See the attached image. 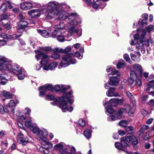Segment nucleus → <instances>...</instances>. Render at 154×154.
Listing matches in <instances>:
<instances>
[{
    "label": "nucleus",
    "mask_w": 154,
    "mask_h": 154,
    "mask_svg": "<svg viewBox=\"0 0 154 154\" xmlns=\"http://www.w3.org/2000/svg\"><path fill=\"white\" fill-rule=\"evenodd\" d=\"M22 34L20 33L19 34H14L11 35H8L4 33H0V36L2 37L4 39H14L17 38H18L21 36Z\"/></svg>",
    "instance_id": "obj_20"
},
{
    "label": "nucleus",
    "mask_w": 154,
    "mask_h": 154,
    "mask_svg": "<svg viewBox=\"0 0 154 154\" xmlns=\"http://www.w3.org/2000/svg\"><path fill=\"white\" fill-rule=\"evenodd\" d=\"M29 140L28 138L24 136L21 132H20L18 134L17 141L19 143L25 145L29 142Z\"/></svg>",
    "instance_id": "obj_15"
},
{
    "label": "nucleus",
    "mask_w": 154,
    "mask_h": 154,
    "mask_svg": "<svg viewBox=\"0 0 154 154\" xmlns=\"http://www.w3.org/2000/svg\"><path fill=\"white\" fill-rule=\"evenodd\" d=\"M131 56L132 60L136 62H138L140 61V59L134 54H131Z\"/></svg>",
    "instance_id": "obj_45"
},
{
    "label": "nucleus",
    "mask_w": 154,
    "mask_h": 154,
    "mask_svg": "<svg viewBox=\"0 0 154 154\" xmlns=\"http://www.w3.org/2000/svg\"><path fill=\"white\" fill-rule=\"evenodd\" d=\"M42 66H43L42 63L41 61L40 62V64H37L36 66V69L37 70H38L40 69Z\"/></svg>",
    "instance_id": "obj_60"
},
{
    "label": "nucleus",
    "mask_w": 154,
    "mask_h": 154,
    "mask_svg": "<svg viewBox=\"0 0 154 154\" xmlns=\"http://www.w3.org/2000/svg\"><path fill=\"white\" fill-rule=\"evenodd\" d=\"M118 133L121 136H123L125 134V131H124L120 130L118 131Z\"/></svg>",
    "instance_id": "obj_62"
},
{
    "label": "nucleus",
    "mask_w": 154,
    "mask_h": 154,
    "mask_svg": "<svg viewBox=\"0 0 154 154\" xmlns=\"http://www.w3.org/2000/svg\"><path fill=\"white\" fill-rule=\"evenodd\" d=\"M149 128V127L147 125H143L140 128L139 130V132L140 134H143V133Z\"/></svg>",
    "instance_id": "obj_37"
},
{
    "label": "nucleus",
    "mask_w": 154,
    "mask_h": 154,
    "mask_svg": "<svg viewBox=\"0 0 154 154\" xmlns=\"http://www.w3.org/2000/svg\"><path fill=\"white\" fill-rule=\"evenodd\" d=\"M126 94L128 97L130 98V99H133V97L132 95L131 94L129 91H127Z\"/></svg>",
    "instance_id": "obj_64"
},
{
    "label": "nucleus",
    "mask_w": 154,
    "mask_h": 154,
    "mask_svg": "<svg viewBox=\"0 0 154 154\" xmlns=\"http://www.w3.org/2000/svg\"><path fill=\"white\" fill-rule=\"evenodd\" d=\"M110 79L109 82V84L110 85L117 86L118 85L119 82L120 76L116 75L110 77Z\"/></svg>",
    "instance_id": "obj_22"
},
{
    "label": "nucleus",
    "mask_w": 154,
    "mask_h": 154,
    "mask_svg": "<svg viewBox=\"0 0 154 154\" xmlns=\"http://www.w3.org/2000/svg\"><path fill=\"white\" fill-rule=\"evenodd\" d=\"M37 134V139L41 143V146L39 148V150L43 153L48 154L49 150L53 147V145L51 143L48 141L46 136L48 135V132L45 129L40 130Z\"/></svg>",
    "instance_id": "obj_4"
},
{
    "label": "nucleus",
    "mask_w": 154,
    "mask_h": 154,
    "mask_svg": "<svg viewBox=\"0 0 154 154\" xmlns=\"http://www.w3.org/2000/svg\"><path fill=\"white\" fill-rule=\"evenodd\" d=\"M115 101H116L117 102V104H120L121 105L123 103V99H117L116 100H114Z\"/></svg>",
    "instance_id": "obj_57"
},
{
    "label": "nucleus",
    "mask_w": 154,
    "mask_h": 154,
    "mask_svg": "<svg viewBox=\"0 0 154 154\" xmlns=\"http://www.w3.org/2000/svg\"><path fill=\"white\" fill-rule=\"evenodd\" d=\"M143 40L144 41L143 42L144 43V44L146 46H149V41L148 39H144H144H143Z\"/></svg>",
    "instance_id": "obj_61"
},
{
    "label": "nucleus",
    "mask_w": 154,
    "mask_h": 154,
    "mask_svg": "<svg viewBox=\"0 0 154 154\" xmlns=\"http://www.w3.org/2000/svg\"><path fill=\"white\" fill-rule=\"evenodd\" d=\"M12 7V6L8 2L6 3H3L0 7V13L3 14L6 11L7 8L11 9Z\"/></svg>",
    "instance_id": "obj_23"
},
{
    "label": "nucleus",
    "mask_w": 154,
    "mask_h": 154,
    "mask_svg": "<svg viewBox=\"0 0 154 154\" xmlns=\"http://www.w3.org/2000/svg\"><path fill=\"white\" fill-rule=\"evenodd\" d=\"M66 37V36H63V35L61 34L58 35L57 37V39L59 42H63L66 40L65 38Z\"/></svg>",
    "instance_id": "obj_44"
},
{
    "label": "nucleus",
    "mask_w": 154,
    "mask_h": 154,
    "mask_svg": "<svg viewBox=\"0 0 154 154\" xmlns=\"http://www.w3.org/2000/svg\"><path fill=\"white\" fill-rule=\"evenodd\" d=\"M71 47L70 46H68L65 49H64V50H65V54H63L62 56L65 54H68L67 53L68 52H69L70 50H71Z\"/></svg>",
    "instance_id": "obj_54"
},
{
    "label": "nucleus",
    "mask_w": 154,
    "mask_h": 154,
    "mask_svg": "<svg viewBox=\"0 0 154 154\" xmlns=\"http://www.w3.org/2000/svg\"><path fill=\"white\" fill-rule=\"evenodd\" d=\"M144 40H141V41H139L138 43L137 46L136 47V50L139 51L140 48H143L144 45L143 42Z\"/></svg>",
    "instance_id": "obj_40"
},
{
    "label": "nucleus",
    "mask_w": 154,
    "mask_h": 154,
    "mask_svg": "<svg viewBox=\"0 0 154 154\" xmlns=\"http://www.w3.org/2000/svg\"><path fill=\"white\" fill-rule=\"evenodd\" d=\"M84 134L87 139L90 138L91 136V132L90 129H86L84 132Z\"/></svg>",
    "instance_id": "obj_36"
},
{
    "label": "nucleus",
    "mask_w": 154,
    "mask_h": 154,
    "mask_svg": "<svg viewBox=\"0 0 154 154\" xmlns=\"http://www.w3.org/2000/svg\"><path fill=\"white\" fill-rule=\"evenodd\" d=\"M70 87L69 86L66 87L61 85H56L54 87V90L56 91H60L62 93L64 92L67 90L70 89Z\"/></svg>",
    "instance_id": "obj_21"
},
{
    "label": "nucleus",
    "mask_w": 154,
    "mask_h": 154,
    "mask_svg": "<svg viewBox=\"0 0 154 154\" xmlns=\"http://www.w3.org/2000/svg\"><path fill=\"white\" fill-rule=\"evenodd\" d=\"M105 87L106 89H109L106 93L107 95L109 97L118 96H119V93L117 92L115 93L114 92L115 90V88L109 87L107 83H106L105 84Z\"/></svg>",
    "instance_id": "obj_18"
},
{
    "label": "nucleus",
    "mask_w": 154,
    "mask_h": 154,
    "mask_svg": "<svg viewBox=\"0 0 154 154\" xmlns=\"http://www.w3.org/2000/svg\"><path fill=\"white\" fill-rule=\"evenodd\" d=\"M12 63L8 60L5 57L2 56L0 57V71L9 70Z\"/></svg>",
    "instance_id": "obj_12"
},
{
    "label": "nucleus",
    "mask_w": 154,
    "mask_h": 154,
    "mask_svg": "<svg viewBox=\"0 0 154 154\" xmlns=\"http://www.w3.org/2000/svg\"><path fill=\"white\" fill-rule=\"evenodd\" d=\"M149 74L148 72H143V70L141 72L140 74H139V77L141 78H143L144 79H147L149 77Z\"/></svg>",
    "instance_id": "obj_35"
},
{
    "label": "nucleus",
    "mask_w": 154,
    "mask_h": 154,
    "mask_svg": "<svg viewBox=\"0 0 154 154\" xmlns=\"http://www.w3.org/2000/svg\"><path fill=\"white\" fill-rule=\"evenodd\" d=\"M114 100H116V99H112L110 100L109 103L110 105L112 106H115L117 105V102Z\"/></svg>",
    "instance_id": "obj_50"
},
{
    "label": "nucleus",
    "mask_w": 154,
    "mask_h": 154,
    "mask_svg": "<svg viewBox=\"0 0 154 154\" xmlns=\"http://www.w3.org/2000/svg\"><path fill=\"white\" fill-rule=\"evenodd\" d=\"M121 141L122 145L126 147H129V145L127 143L131 142L133 145H136L138 143L137 138L133 135H127L125 137H123L121 138Z\"/></svg>",
    "instance_id": "obj_11"
},
{
    "label": "nucleus",
    "mask_w": 154,
    "mask_h": 154,
    "mask_svg": "<svg viewBox=\"0 0 154 154\" xmlns=\"http://www.w3.org/2000/svg\"><path fill=\"white\" fill-rule=\"evenodd\" d=\"M131 86L132 87H140L142 85L141 79L139 77L135 80V81L131 82Z\"/></svg>",
    "instance_id": "obj_26"
},
{
    "label": "nucleus",
    "mask_w": 154,
    "mask_h": 154,
    "mask_svg": "<svg viewBox=\"0 0 154 154\" xmlns=\"http://www.w3.org/2000/svg\"><path fill=\"white\" fill-rule=\"evenodd\" d=\"M78 124L81 126L83 127L85 124V122L83 119H80L78 122Z\"/></svg>",
    "instance_id": "obj_49"
},
{
    "label": "nucleus",
    "mask_w": 154,
    "mask_h": 154,
    "mask_svg": "<svg viewBox=\"0 0 154 154\" xmlns=\"http://www.w3.org/2000/svg\"><path fill=\"white\" fill-rule=\"evenodd\" d=\"M28 14L30 16L34 17H38L40 15L41 11L40 10L38 9H33L29 11Z\"/></svg>",
    "instance_id": "obj_24"
},
{
    "label": "nucleus",
    "mask_w": 154,
    "mask_h": 154,
    "mask_svg": "<svg viewBox=\"0 0 154 154\" xmlns=\"http://www.w3.org/2000/svg\"><path fill=\"white\" fill-rule=\"evenodd\" d=\"M66 6L65 4L61 5L56 2H50L46 5L43 6L41 10L44 14L48 12L47 17L50 19L57 16L59 13V10L64 9Z\"/></svg>",
    "instance_id": "obj_3"
},
{
    "label": "nucleus",
    "mask_w": 154,
    "mask_h": 154,
    "mask_svg": "<svg viewBox=\"0 0 154 154\" xmlns=\"http://www.w3.org/2000/svg\"><path fill=\"white\" fill-rule=\"evenodd\" d=\"M51 57L52 58L57 59L60 57V55L58 52L57 51H55L53 52L51 55Z\"/></svg>",
    "instance_id": "obj_39"
},
{
    "label": "nucleus",
    "mask_w": 154,
    "mask_h": 154,
    "mask_svg": "<svg viewBox=\"0 0 154 154\" xmlns=\"http://www.w3.org/2000/svg\"><path fill=\"white\" fill-rule=\"evenodd\" d=\"M26 127L29 128L32 131L34 134H37L40 129L35 124H32L31 120L27 121L25 123Z\"/></svg>",
    "instance_id": "obj_16"
},
{
    "label": "nucleus",
    "mask_w": 154,
    "mask_h": 154,
    "mask_svg": "<svg viewBox=\"0 0 154 154\" xmlns=\"http://www.w3.org/2000/svg\"><path fill=\"white\" fill-rule=\"evenodd\" d=\"M19 103V101L17 100H11L9 101L7 104L6 103L5 105L7 109L9 110L10 113H11L14 114L15 111L14 107Z\"/></svg>",
    "instance_id": "obj_14"
},
{
    "label": "nucleus",
    "mask_w": 154,
    "mask_h": 154,
    "mask_svg": "<svg viewBox=\"0 0 154 154\" xmlns=\"http://www.w3.org/2000/svg\"><path fill=\"white\" fill-rule=\"evenodd\" d=\"M4 105L5 106V109L3 106L1 104H0V113L2 114H3L5 112L7 113H9L10 111L8 109H7L5 104H6L5 102L4 103Z\"/></svg>",
    "instance_id": "obj_32"
},
{
    "label": "nucleus",
    "mask_w": 154,
    "mask_h": 154,
    "mask_svg": "<svg viewBox=\"0 0 154 154\" xmlns=\"http://www.w3.org/2000/svg\"><path fill=\"white\" fill-rule=\"evenodd\" d=\"M20 119L22 121H23V122L25 123V122H27V121H26V116L25 115H23L22 116H20Z\"/></svg>",
    "instance_id": "obj_63"
},
{
    "label": "nucleus",
    "mask_w": 154,
    "mask_h": 154,
    "mask_svg": "<svg viewBox=\"0 0 154 154\" xmlns=\"http://www.w3.org/2000/svg\"><path fill=\"white\" fill-rule=\"evenodd\" d=\"M115 145L116 148L121 150H123L125 148L128 147L125 146L124 145H122L121 141V143H120L116 142L115 143Z\"/></svg>",
    "instance_id": "obj_34"
},
{
    "label": "nucleus",
    "mask_w": 154,
    "mask_h": 154,
    "mask_svg": "<svg viewBox=\"0 0 154 154\" xmlns=\"http://www.w3.org/2000/svg\"><path fill=\"white\" fill-rule=\"evenodd\" d=\"M126 107V110L127 112H128L129 115L130 116H133L134 113L135 111L134 107L131 108L130 105L128 104H126L125 105Z\"/></svg>",
    "instance_id": "obj_27"
},
{
    "label": "nucleus",
    "mask_w": 154,
    "mask_h": 154,
    "mask_svg": "<svg viewBox=\"0 0 154 154\" xmlns=\"http://www.w3.org/2000/svg\"><path fill=\"white\" fill-rule=\"evenodd\" d=\"M8 40H6L5 39L0 40V46H3L5 44L8 45H11L13 44H10Z\"/></svg>",
    "instance_id": "obj_46"
},
{
    "label": "nucleus",
    "mask_w": 154,
    "mask_h": 154,
    "mask_svg": "<svg viewBox=\"0 0 154 154\" xmlns=\"http://www.w3.org/2000/svg\"><path fill=\"white\" fill-rule=\"evenodd\" d=\"M2 94L6 98H3L2 100L3 102L5 101L8 99H11L12 98V95L9 92L5 91H2Z\"/></svg>",
    "instance_id": "obj_28"
},
{
    "label": "nucleus",
    "mask_w": 154,
    "mask_h": 154,
    "mask_svg": "<svg viewBox=\"0 0 154 154\" xmlns=\"http://www.w3.org/2000/svg\"><path fill=\"white\" fill-rule=\"evenodd\" d=\"M64 143L60 142L54 146V149L59 151L60 154H78L74 146H68L64 148Z\"/></svg>",
    "instance_id": "obj_7"
},
{
    "label": "nucleus",
    "mask_w": 154,
    "mask_h": 154,
    "mask_svg": "<svg viewBox=\"0 0 154 154\" xmlns=\"http://www.w3.org/2000/svg\"><path fill=\"white\" fill-rule=\"evenodd\" d=\"M146 28L147 32L149 33L151 31H152L154 29V26L152 25H150Z\"/></svg>",
    "instance_id": "obj_51"
},
{
    "label": "nucleus",
    "mask_w": 154,
    "mask_h": 154,
    "mask_svg": "<svg viewBox=\"0 0 154 154\" xmlns=\"http://www.w3.org/2000/svg\"><path fill=\"white\" fill-rule=\"evenodd\" d=\"M125 130L128 132H131L134 129L133 128L132 126H127L125 128Z\"/></svg>",
    "instance_id": "obj_52"
},
{
    "label": "nucleus",
    "mask_w": 154,
    "mask_h": 154,
    "mask_svg": "<svg viewBox=\"0 0 154 154\" xmlns=\"http://www.w3.org/2000/svg\"><path fill=\"white\" fill-rule=\"evenodd\" d=\"M35 53L36 60L38 61L40 58L41 59V63L43 65V70H52L57 66V64L56 62H53L50 64L48 63L49 60V57L48 55L38 50L35 51Z\"/></svg>",
    "instance_id": "obj_5"
},
{
    "label": "nucleus",
    "mask_w": 154,
    "mask_h": 154,
    "mask_svg": "<svg viewBox=\"0 0 154 154\" xmlns=\"http://www.w3.org/2000/svg\"><path fill=\"white\" fill-rule=\"evenodd\" d=\"M146 31L145 29H143L142 31V33L140 37V39L141 40H143V39H144V36L146 35Z\"/></svg>",
    "instance_id": "obj_56"
},
{
    "label": "nucleus",
    "mask_w": 154,
    "mask_h": 154,
    "mask_svg": "<svg viewBox=\"0 0 154 154\" xmlns=\"http://www.w3.org/2000/svg\"><path fill=\"white\" fill-rule=\"evenodd\" d=\"M150 138L149 132H146L144 137V139L145 140H148Z\"/></svg>",
    "instance_id": "obj_53"
},
{
    "label": "nucleus",
    "mask_w": 154,
    "mask_h": 154,
    "mask_svg": "<svg viewBox=\"0 0 154 154\" xmlns=\"http://www.w3.org/2000/svg\"><path fill=\"white\" fill-rule=\"evenodd\" d=\"M65 26V24L63 21H60L59 24L55 26V29L52 32V34L50 36L52 38L56 37L57 35L59 33L61 34L60 31L61 29H63Z\"/></svg>",
    "instance_id": "obj_13"
},
{
    "label": "nucleus",
    "mask_w": 154,
    "mask_h": 154,
    "mask_svg": "<svg viewBox=\"0 0 154 154\" xmlns=\"http://www.w3.org/2000/svg\"><path fill=\"white\" fill-rule=\"evenodd\" d=\"M147 23L146 20H143L140 22V20L139 21L138 23V24L139 26H144L145 25H146Z\"/></svg>",
    "instance_id": "obj_48"
},
{
    "label": "nucleus",
    "mask_w": 154,
    "mask_h": 154,
    "mask_svg": "<svg viewBox=\"0 0 154 154\" xmlns=\"http://www.w3.org/2000/svg\"><path fill=\"white\" fill-rule=\"evenodd\" d=\"M149 86L151 88L154 89V80L150 81L149 83Z\"/></svg>",
    "instance_id": "obj_59"
},
{
    "label": "nucleus",
    "mask_w": 154,
    "mask_h": 154,
    "mask_svg": "<svg viewBox=\"0 0 154 154\" xmlns=\"http://www.w3.org/2000/svg\"><path fill=\"white\" fill-rule=\"evenodd\" d=\"M94 3L92 5L93 8L96 9H97L98 8V6L100 5L101 2L100 0H93Z\"/></svg>",
    "instance_id": "obj_38"
},
{
    "label": "nucleus",
    "mask_w": 154,
    "mask_h": 154,
    "mask_svg": "<svg viewBox=\"0 0 154 154\" xmlns=\"http://www.w3.org/2000/svg\"><path fill=\"white\" fill-rule=\"evenodd\" d=\"M133 68L134 71L137 72L138 74H140L141 72L143 70L142 66L138 64H136L133 65Z\"/></svg>",
    "instance_id": "obj_29"
},
{
    "label": "nucleus",
    "mask_w": 154,
    "mask_h": 154,
    "mask_svg": "<svg viewBox=\"0 0 154 154\" xmlns=\"http://www.w3.org/2000/svg\"><path fill=\"white\" fill-rule=\"evenodd\" d=\"M123 57L124 58L126 62L131 64L132 63V62L131 61L129 57V56L128 54L126 53L124 54L123 56Z\"/></svg>",
    "instance_id": "obj_47"
},
{
    "label": "nucleus",
    "mask_w": 154,
    "mask_h": 154,
    "mask_svg": "<svg viewBox=\"0 0 154 154\" xmlns=\"http://www.w3.org/2000/svg\"><path fill=\"white\" fill-rule=\"evenodd\" d=\"M8 72L16 74L19 80L23 79L25 77V75L23 73L21 68L15 63H12Z\"/></svg>",
    "instance_id": "obj_9"
},
{
    "label": "nucleus",
    "mask_w": 154,
    "mask_h": 154,
    "mask_svg": "<svg viewBox=\"0 0 154 154\" xmlns=\"http://www.w3.org/2000/svg\"><path fill=\"white\" fill-rule=\"evenodd\" d=\"M111 72L109 73L108 75V76L109 77H112L110 76L111 75H119L120 76V72H119L117 70H116L114 69H112V70H111Z\"/></svg>",
    "instance_id": "obj_43"
},
{
    "label": "nucleus",
    "mask_w": 154,
    "mask_h": 154,
    "mask_svg": "<svg viewBox=\"0 0 154 154\" xmlns=\"http://www.w3.org/2000/svg\"><path fill=\"white\" fill-rule=\"evenodd\" d=\"M40 49L42 50H44L46 51H49L52 49L50 47L48 46V47H42L40 48Z\"/></svg>",
    "instance_id": "obj_55"
},
{
    "label": "nucleus",
    "mask_w": 154,
    "mask_h": 154,
    "mask_svg": "<svg viewBox=\"0 0 154 154\" xmlns=\"http://www.w3.org/2000/svg\"><path fill=\"white\" fill-rule=\"evenodd\" d=\"M72 91H70L68 93H64L63 96L60 98L57 97H55L54 95L52 94H48L46 95V99L50 100L55 101L54 102H51L53 104L54 103L56 104H58V106L61 109L63 112H65L67 111L69 112H71L73 110V108L72 106H69V102L70 105H71L74 102V100L69 99L72 96Z\"/></svg>",
    "instance_id": "obj_2"
},
{
    "label": "nucleus",
    "mask_w": 154,
    "mask_h": 154,
    "mask_svg": "<svg viewBox=\"0 0 154 154\" xmlns=\"http://www.w3.org/2000/svg\"><path fill=\"white\" fill-rule=\"evenodd\" d=\"M125 65V62L123 60H119L117 63L116 66L119 69L122 68Z\"/></svg>",
    "instance_id": "obj_41"
},
{
    "label": "nucleus",
    "mask_w": 154,
    "mask_h": 154,
    "mask_svg": "<svg viewBox=\"0 0 154 154\" xmlns=\"http://www.w3.org/2000/svg\"><path fill=\"white\" fill-rule=\"evenodd\" d=\"M37 32L44 37L48 38L49 36V33L46 30H42L40 29H38Z\"/></svg>",
    "instance_id": "obj_33"
},
{
    "label": "nucleus",
    "mask_w": 154,
    "mask_h": 154,
    "mask_svg": "<svg viewBox=\"0 0 154 154\" xmlns=\"http://www.w3.org/2000/svg\"><path fill=\"white\" fill-rule=\"evenodd\" d=\"M141 112L142 115L145 117H146L148 115V112L144 110H142Z\"/></svg>",
    "instance_id": "obj_58"
},
{
    "label": "nucleus",
    "mask_w": 154,
    "mask_h": 154,
    "mask_svg": "<svg viewBox=\"0 0 154 154\" xmlns=\"http://www.w3.org/2000/svg\"><path fill=\"white\" fill-rule=\"evenodd\" d=\"M106 112L109 114L113 113V115L109 116L108 118L109 121H114L117 120L119 117H121L123 112L125 111V109L122 108L120 109L118 112H114V110L111 106H108L105 107Z\"/></svg>",
    "instance_id": "obj_8"
},
{
    "label": "nucleus",
    "mask_w": 154,
    "mask_h": 154,
    "mask_svg": "<svg viewBox=\"0 0 154 154\" xmlns=\"http://www.w3.org/2000/svg\"><path fill=\"white\" fill-rule=\"evenodd\" d=\"M9 78L6 74H0V83L2 85L6 84Z\"/></svg>",
    "instance_id": "obj_25"
},
{
    "label": "nucleus",
    "mask_w": 154,
    "mask_h": 154,
    "mask_svg": "<svg viewBox=\"0 0 154 154\" xmlns=\"http://www.w3.org/2000/svg\"><path fill=\"white\" fill-rule=\"evenodd\" d=\"M128 122L126 120H122L119 123V125L122 127L125 128L128 125Z\"/></svg>",
    "instance_id": "obj_42"
},
{
    "label": "nucleus",
    "mask_w": 154,
    "mask_h": 154,
    "mask_svg": "<svg viewBox=\"0 0 154 154\" xmlns=\"http://www.w3.org/2000/svg\"><path fill=\"white\" fill-rule=\"evenodd\" d=\"M75 57L81 59L82 58V55H81L79 51H77L74 54L72 53L65 54L62 56V60L60 63V66L62 67H66L68 66L70 63H76L77 61L74 58Z\"/></svg>",
    "instance_id": "obj_6"
},
{
    "label": "nucleus",
    "mask_w": 154,
    "mask_h": 154,
    "mask_svg": "<svg viewBox=\"0 0 154 154\" xmlns=\"http://www.w3.org/2000/svg\"><path fill=\"white\" fill-rule=\"evenodd\" d=\"M53 89V86L51 85H45L39 88L40 91L39 95L41 97H43L48 91L52 90Z\"/></svg>",
    "instance_id": "obj_17"
},
{
    "label": "nucleus",
    "mask_w": 154,
    "mask_h": 154,
    "mask_svg": "<svg viewBox=\"0 0 154 154\" xmlns=\"http://www.w3.org/2000/svg\"><path fill=\"white\" fill-rule=\"evenodd\" d=\"M58 14V21L60 20H64L67 23L69 32L71 35L76 34L79 37L82 35V30L79 29L76 27L78 24V15L75 12L69 14L66 11H61Z\"/></svg>",
    "instance_id": "obj_1"
},
{
    "label": "nucleus",
    "mask_w": 154,
    "mask_h": 154,
    "mask_svg": "<svg viewBox=\"0 0 154 154\" xmlns=\"http://www.w3.org/2000/svg\"><path fill=\"white\" fill-rule=\"evenodd\" d=\"M130 79L131 81H134L135 80L139 77V74L135 71L132 70L130 72Z\"/></svg>",
    "instance_id": "obj_30"
},
{
    "label": "nucleus",
    "mask_w": 154,
    "mask_h": 154,
    "mask_svg": "<svg viewBox=\"0 0 154 154\" xmlns=\"http://www.w3.org/2000/svg\"><path fill=\"white\" fill-rule=\"evenodd\" d=\"M35 7V3L34 2H25L22 3L20 5V8L23 9L27 10L34 8Z\"/></svg>",
    "instance_id": "obj_19"
},
{
    "label": "nucleus",
    "mask_w": 154,
    "mask_h": 154,
    "mask_svg": "<svg viewBox=\"0 0 154 154\" xmlns=\"http://www.w3.org/2000/svg\"><path fill=\"white\" fill-rule=\"evenodd\" d=\"M11 14L8 13L0 16V24L6 30H9L12 28L9 18Z\"/></svg>",
    "instance_id": "obj_10"
},
{
    "label": "nucleus",
    "mask_w": 154,
    "mask_h": 154,
    "mask_svg": "<svg viewBox=\"0 0 154 154\" xmlns=\"http://www.w3.org/2000/svg\"><path fill=\"white\" fill-rule=\"evenodd\" d=\"M28 24V22L25 20L20 21L18 23V27H20L23 30H25L26 27V26Z\"/></svg>",
    "instance_id": "obj_31"
}]
</instances>
